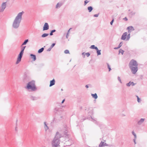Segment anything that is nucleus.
<instances>
[{"mask_svg":"<svg viewBox=\"0 0 147 147\" xmlns=\"http://www.w3.org/2000/svg\"><path fill=\"white\" fill-rule=\"evenodd\" d=\"M124 52V51L121 49H120L119 50V53H121L122 55H123Z\"/></svg>","mask_w":147,"mask_h":147,"instance_id":"bb28decb","label":"nucleus"},{"mask_svg":"<svg viewBox=\"0 0 147 147\" xmlns=\"http://www.w3.org/2000/svg\"><path fill=\"white\" fill-rule=\"evenodd\" d=\"M55 43H53L52 44V45H51L50 47L52 49L55 46Z\"/></svg>","mask_w":147,"mask_h":147,"instance_id":"58836bf2","label":"nucleus"},{"mask_svg":"<svg viewBox=\"0 0 147 147\" xmlns=\"http://www.w3.org/2000/svg\"><path fill=\"white\" fill-rule=\"evenodd\" d=\"M99 13H98V14H94V17H97L99 15Z\"/></svg>","mask_w":147,"mask_h":147,"instance_id":"79ce46f5","label":"nucleus"},{"mask_svg":"<svg viewBox=\"0 0 147 147\" xmlns=\"http://www.w3.org/2000/svg\"><path fill=\"white\" fill-rule=\"evenodd\" d=\"M82 55H84L85 56L84 53L83 52V53H82Z\"/></svg>","mask_w":147,"mask_h":147,"instance_id":"5fc2aeb1","label":"nucleus"},{"mask_svg":"<svg viewBox=\"0 0 147 147\" xmlns=\"http://www.w3.org/2000/svg\"><path fill=\"white\" fill-rule=\"evenodd\" d=\"M88 9L89 12H91L93 10V7L92 6H89L88 7Z\"/></svg>","mask_w":147,"mask_h":147,"instance_id":"6ab92c4d","label":"nucleus"},{"mask_svg":"<svg viewBox=\"0 0 147 147\" xmlns=\"http://www.w3.org/2000/svg\"><path fill=\"white\" fill-rule=\"evenodd\" d=\"M91 96H92L93 98H94L95 99H96L98 98V96L96 93H95L94 94H91Z\"/></svg>","mask_w":147,"mask_h":147,"instance_id":"a211bd4d","label":"nucleus"},{"mask_svg":"<svg viewBox=\"0 0 147 147\" xmlns=\"http://www.w3.org/2000/svg\"><path fill=\"white\" fill-rule=\"evenodd\" d=\"M61 90H63V89H61Z\"/></svg>","mask_w":147,"mask_h":147,"instance_id":"6e6d98bb","label":"nucleus"},{"mask_svg":"<svg viewBox=\"0 0 147 147\" xmlns=\"http://www.w3.org/2000/svg\"><path fill=\"white\" fill-rule=\"evenodd\" d=\"M99 147H101V142L99 144Z\"/></svg>","mask_w":147,"mask_h":147,"instance_id":"603ef678","label":"nucleus"},{"mask_svg":"<svg viewBox=\"0 0 147 147\" xmlns=\"http://www.w3.org/2000/svg\"><path fill=\"white\" fill-rule=\"evenodd\" d=\"M96 51H97V55H100L101 54V53H100V50H99L98 49V48H97V49H96Z\"/></svg>","mask_w":147,"mask_h":147,"instance_id":"b1692460","label":"nucleus"},{"mask_svg":"<svg viewBox=\"0 0 147 147\" xmlns=\"http://www.w3.org/2000/svg\"><path fill=\"white\" fill-rule=\"evenodd\" d=\"M15 130L16 131H17L18 130L17 129V126L16 127H15Z\"/></svg>","mask_w":147,"mask_h":147,"instance_id":"3c124183","label":"nucleus"},{"mask_svg":"<svg viewBox=\"0 0 147 147\" xmlns=\"http://www.w3.org/2000/svg\"><path fill=\"white\" fill-rule=\"evenodd\" d=\"M145 120V118H141L137 121V124L139 126L142 125L143 124Z\"/></svg>","mask_w":147,"mask_h":147,"instance_id":"6e6552de","label":"nucleus"},{"mask_svg":"<svg viewBox=\"0 0 147 147\" xmlns=\"http://www.w3.org/2000/svg\"><path fill=\"white\" fill-rule=\"evenodd\" d=\"M30 99L33 100H36L38 99V98L37 97L31 96H30Z\"/></svg>","mask_w":147,"mask_h":147,"instance_id":"2eb2a0df","label":"nucleus"},{"mask_svg":"<svg viewBox=\"0 0 147 147\" xmlns=\"http://www.w3.org/2000/svg\"><path fill=\"white\" fill-rule=\"evenodd\" d=\"M123 43L122 42H121L118 45V48H120L122 45Z\"/></svg>","mask_w":147,"mask_h":147,"instance_id":"e433bc0d","label":"nucleus"},{"mask_svg":"<svg viewBox=\"0 0 147 147\" xmlns=\"http://www.w3.org/2000/svg\"><path fill=\"white\" fill-rule=\"evenodd\" d=\"M136 139H137V138H134L133 139V141H134V144H136Z\"/></svg>","mask_w":147,"mask_h":147,"instance_id":"a19ab883","label":"nucleus"},{"mask_svg":"<svg viewBox=\"0 0 147 147\" xmlns=\"http://www.w3.org/2000/svg\"><path fill=\"white\" fill-rule=\"evenodd\" d=\"M60 110V109L57 107H56L55 109V111H59Z\"/></svg>","mask_w":147,"mask_h":147,"instance_id":"7c9ffc66","label":"nucleus"},{"mask_svg":"<svg viewBox=\"0 0 147 147\" xmlns=\"http://www.w3.org/2000/svg\"><path fill=\"white\" fill-rule=\"evenodd\" d=\"M55 79H53L52 80L50 81V84L49 85L50 87H51L55 85Z\"/></svg>","mask_w":147,"mask_h":147,"instance_id":"9b49d317","label":"nucleus"},{"mask_svg":"<svg viewBox=\"0 0 147 147\" xmlns=\"http://www.w3.org/2000/svg\"><path fill=\"white\" fill-rule=\"evenodd\" d=\"M138 63L137 61L133 59L131 60L130 61L129 64V67H131L134 66H138Z\"/></svg>","mask_w":147,"mask_h":147,"instance_id":"39448f33","label":"nucleus"},{"mask_svg":"<svg viewBox=\"0 0 147 147\" xmlns=\"http://www.w3.org/2000/svg\"><path fill=\"white\" fill-rule=\"evenodd\" d=\"M26 47V46L22 47L21 50L17 58V61L16 63V64H18L20 61L23 54L24 50Z\"/></svg>","mask_w":147,"mask_h":147,"instance_id":"20e7f679","label":"nucleus"},{"mask_svg":"<svg viewBox=\"0 0 147 147\" xmlns=\"http://www.w3.org/2000/svg\"><path fill=\"white\" fill-rule=\"evenodd\" d=\"M64 53H65V54H68V53H69V51L68 50H65V51H64Z\"/></svg>","mask_w":147,"mask_h":147,"instance_id":"72a5a7b5","label":"nucleus"},{"mask_svg":"<svg viewBox=\"0 0 147 147\" xmlns=\"http://www.w3.org/2000/svg\"><path fill=\"white\" fill-rule=\"evenodd\" d=\"M127 35V32L124 33L122 36L121 39L123 40H125L126 39Z\"/></svg>","mask_w":147,"mask_h":147,"instance_id":"9d476101","label":"nucleus"},{"mask_svg":"<svg viewBox=\"0 0 147 147\" xmlns=\"http://www.w3.org/2000/svg\"><path fill=\"white\" fill-rule=\"evenodd\" d=\"M44 50V48L43 47H42L39 49L38 51V53H40L42 52Z\"/></svg>","mask_w":147,"mask_h":147,"instance_id":"412c9836","label":"nucleus"},{"mask_svg":"<svg viewBox=\"0 0 147 147\" xmlns=\"http://www.w3.org/2000/svg\"><path fill=\"white\" fill-rule=\"evenodd\" d=\"M136 97H137V101L138 102H140L141 101V100L140 98H139L138 96H137Z\"/></svg>","mask_w":147,"mask_h":147,"instance_id":"c756f323","label":"nucleus"},{"mask_svg":"<svg viewBox=\"0 0 147 147\" xmlns=\"http://www.w3.org/2000/svg\"><path fill=\"white\" fill-rule=\"evenodd\" d=\"M132 134L134 136V137L135 138H137V136L135 134V133L134 132V131H132Z\"/></svg>","mask_w":147,"mask_h":147,"instance_id":"c85d7f7f","label":"nucleus"},{"mask_svg":"<svg viewBox=\"0 0 147 147\" xmlns=\"http://www.w3.org/2000/svg\"><path fill=\"white\" fill-rule=\"evenodd\" d=\"M62 117V116H61L56 115L55 117L54 118V120L55 121H56V120H59Z\"/></svg>","mask_w":147,"mask_h":147,"instance_id":"f8f14e48","label":"nucleus"},{"mask_svg":"<svg viewBox=\"0 0 147 147\" xmlns=\"http://www.w3.org/2000/svg\"><path fill=\"white\" fill-rule=\"evenodd\" d=\"M63 4V3L61 2L58 3L56 6V8L57 9L59 8Z\"/></svg>","mask_w":147,"mask_h":147,"instance_id":"ddd939ff","label":"nucleus"},{"mask_svg":"<svg viewBox=\"0 0 147 147\" xmlns=\"http://www.w3.org/2000/svg\"><path fill=\"white\" fill-rule=\"evenodd\" d=\"M117 79H118V81L119 82L121 83H122V82H121V80L120 77L119 76H118L117 77Z\"/></svg>","mask_w":147,"mask_h":147,"instance_id":"2f4dec72","label":"nucleus"},{"mask_svg":"<svg viewBox=\"0 0 147 147\" xmlns=\"http://www.w3.org/2000/svg\"><path fill=\"white\" fill-rule=\"evenodd\" d=\"M24 13L23 11L20 12L16 17L12 24V27L13 28L17 29L19 28L22 19V16Z\"/></svg>","mask_w":147,"mask_h":147,"instance_id":"f03ea898","label":"nucleus"},{"mask_svg":"<svg viewBox=\"0 0 147 147\" xmlns=\"http://www.w3.org/2000/svg\"><path fill=\"white\" fill-rule=\"evenodd\" d=\"M25 88L28 90L31 91H35L37 90L35 85V81L33 80L29 82Z\"/></svg>","mask_w":147,"mask_h":147,"instance_id":"7ed1b4c3","label":"nucleus"},{"mask_svg":"<svg viewBox=\"0 0 147 147\" xmlns=\"http://www.w3.org/2000/svg\"><path fill=\"white\" fill-rule=\"evenodd\" d=\"M89 2V1H87V0H86L84 1V5H85L86 4Z\"/></svg>","mask_w":147,"mask_h":147,"instance_id":"4c0bfd02","label":"nucleus"},{"mask_svg":"<svg viewBox=\"0 0 147 147\" xmlns=\"http://www.w3.org/2000/svg\"><path fill=\"white\" fill-rule=\"evenodd\" d=\"M126 115L124 114H122L121 115V116L122 117H125V116Z\"/></svg>","mask_w":147,"mask_h":147,"instance_id":"49530a36","label":"nucleus"},{"mask_svg":"<svg viewBox=\"0 0 147 147\" xmlns=\"http://www.w3.org/2000/svg\"><path fill=\"white\" fill-rule=\"evenodd\" d=\"M68 129L67 127H65L62 130L56 132L55 136L52 141V147H60L59 145L60 140V138L65 136L67 139L69 138V135L67 134Z\"/></svg>","mask_w":147,"mask_h":147,"instance_id":"f257e3e1","label":"nucleus"},{"mask_svg":"<svg viewBox=\"0 0 147 147\" xmlns=\"http://www.w3.org/2000/svg\"><path fill=\"white\" fill-rule=\"evenodd\" d=\"M119 48H118V47H115V48H114V49H119Z\"/></svg>","mask_w":147,"mask_h":147,"instance_id":"864d4df0","label":"nucleus"},{"mask_svg":"<svg viewBox=\"0 0 147 147\" xmlns=\"http://www.w3.org/2000/svg\"><path fill=\"white\" fill-rule=\"evenodd\" d=\"M44 127L45 129V130L47 131L49 129V128L47 126V123L46 122H44Z\"/></svg>","mask_w":147,"mask_h":147,"instance_id":"dca6fc26","label":"nucleus"},{"mask_svg":"<svg viewBox=\"0 0 147 147\" xmlns=\"http://www.w3.org/2000/svg\"><path fill=\"white\" fill-rule=\"evenodd\" d=\"M130 38V34H129L127 36V40H129Z\"/></svg>","mask_w":147,"mask_h":147,"instance_id":"c9c22d12","label":"nucleus"},{"mask_svg":"<svg viewBox=\"0 0 147 147\" xmlns=\"http://www.w3.org/2000/svg\"><path fill=\"white\" fill-rule=\"evenodd\" d=\"M127 29L128 30V32H129L130 30H131L132 31H133L134 30V29L133 27L132 26H130L127 27Z\"/></svg>","mask_w":147,"mask_h":147,"instance_id":"f3484780","label":"nucleus"},{"mask_svg":"<svg viewBox=\"0 0 147 147\" xmlns=\"http://www.w3.org/2000/svg\"><path fill=\"white\" fill-rule=\"evenodd\" d=\"M131 84L132 86H134L135 85V84L133 82H131Z\"/></svg>","mask_w":147,"mask_h":147,"instance_id":"c03bdc74","label":"nucleus"},{"mask_svg":"<svg viewBox=\"0 0 147 147\" xmlns=\"http://www.w3.org/2000/svg\"><path fill=\"white\" fill-rule=\"evenodd\" d=\"M72 29L71 28H70L69 30L68 31V32H67V34H66V38H68V37L69 36V31L71 29Z\"/></svg>","mask_w":147,"mask_h":147,"instance_id":"393cba45","label":"nucleus"},{"mask_svg":"<svg viewBox=\"0 0 147 147\" xmlns=\"http://www.w3.org/2000/svg\"><path fill=\"white\" fill-rule=\"evenodd\" d=\"M123 19L125 20L126 21H127V18L126 17H125Z\"/></svg>","mask_w":147,"mask_h":147,"instance_id":"09e8293b","label":"nucleus"},{"mask_svg":"<svg viewBox=\"0 0 147 147\" xmlns=\"http://www.w3.org/2000/svg\"><path fill=\"white\" fill-rule=\"evenodd\" d=\"M65 101V99H64L61 102V103H63V102H64Z\"/></svg>","mask_w":147,"mask_h":147,"instance_id":"de8ad7c7","label":"nucleus"},{"mask_svg":"<svg viewBox=\"0 0 147 147\" xmlns=\"http://www.w3.org/2000/svg\"><path fill=\"white\" fill-rule=\"evenodd\" d=\"M52 48H51L50 47L47 50V51H50L51 50Z\"/></svg>","mask_w":147,"mask_h":147,"instance_id":"37998d69","label":"nucleus"},{"mask_svg":"<svg viewBox=\"0 0 147 147\" xmlns=\"http://www.w3.org/2000/svg\"><path fill=\"white\" fill-rule=\"evenodd\" d=\"M131 85V82H129L128 83L126 84V86L127 87H129Z\"/></svg>","mask_w":147,"mask_h":147,"instance_id":"cd10ccee","label":"nucleus"},{"mask_svg":"<svg viewBox=\"0 0 147 147\" xmlns=\"http://www.w3.org/2000/svg\"><path fill=\"white\" fill-rule=\"evenodd\" d=\"M28 39H26L25 40L24 42L22 44V45H26L27 43L28 42Z\"/></svg>","mask_w":147,"mask_h":147,"instance_id":"5701e85b","label":"nucleus"},{"mask_svg":"<svg viewBox=\"0 0 147 147\" xmlns=\"http://www.w3.org/2000/svg\"><path fill=\"white\" fill-rule=\"evenodd\" d=\"M56 31V30H52L50 33V36H52L53 35V33L55 32Z\"/></svg>","mask_w":147,"mask_h":147,"instance_id":"a878e982","label":"nucleus"},{"mask_svg":"<svg viewBox=\"0 0 147 147\" xmlns=\"http://www.w3.org/2000/svg\"><path fill=\"white\" fill-rule=\"evenodd\" d=\"M6 7V2L3 3L0 7V12H3Z\"/></svg>","mask_w":147,"mask_h":147,"instance_id":"0eeeda50","label":"nucleus"},{"mask_svg":"<svg viewBox=\"0 0 147 147\" xmlns=\"http://www.w3.org/2000/svg\"><path fill=\"white\" fill-rule=\"evenodd\" d=\"M114 21V19H113L110 22V24L111 25H112Z\"/></svg>","mask_w":147,"mask_h":147,"instance_id":"a18cd8bd","label":"nucleus"},{"mask_svg":"<svg viewBox=\"0 0 147 147\" xmlns=\"http://www.w3.org/2000/svg\"><path fill=\"white\" fill-rule=\"evenodd\" d=\"M30 56L32 59L33 61H35L36 59V56L35 55L33 54H31Z\"/></svg>","mask_w":147,"mask_h":147,"instance_id":"4468645a","label":"nucleus"},{"mask_svg":"<svg viewBox=\"0 0 147 147\" xmlns=\"http://www.w3.org/2000/svg\"><path fill=\"white\" fill-rule=\"evenodd\" d=\"M90 49H95L96 50L97 49V48H98L97 47H95L94 45H92L90 47Z\"/></svg>","mask_w":147,"mask_h":147,"instance_id":"aec40b11","label":"nucleus"},{"mask_svg":"<svg viewBox=\"0 0 147 147\" xmlns=\"http://www.w3.org/2000/svg\"><path fill=\"white\" fill-rule=\"evenodd\" d=\"M131 71L133 74H136L138 70V66H134L129 67Z\"/></svg>","mask_w":147,"mask_h":147,"instance_id":"423d86ee","label":"nucleus"},{"mask_svg":"<svg viewBox=\"0 0 147 147\" xmlns=\"http://www.w3.org/2000/svg\"><path fill=\"white\" fill-rule=\"evenodd\" d=\"M85 54L87 57H88L90 55V54L89 53H86Z\"/></svg>","mask_w":147,"mask_h":147,"instance_id":"ea45409f","label":"nucleus"},{"mask_svg":"<svg viewBox=\"0 0 147 147\" xmlns=\"http://www.w3.org/2000/svg\"><path fill=\"white\" fill-rule=\"evenodd\" d=\"M107 65L108 68L109 69V71H110L111 70V69L109 65V64L108 63H107Z\"/></svg>","mask_w":147,"mask_h":147,"instance_id":"f704fd0d","label":"nucleus"},{"mask_svg":"<svg viewBox=\"0 0 147 147\" xmlns=\"http://www.w3.org/2000/svg\"><path fill=\"white\" fill-rule=\"evenodd\" d=\"M85 87L86 88H88V85H86Z\"/></svg>","mask_w":147,"mask_h":147,"instance_id":"8fccbe9b","label":"nucleus"},{"mask_svg":"<svg viewBox=\"0 0 147 147\" xmlns=\"http://www.w3.org/2000/svg\"><path fill=\"white\" fill-rule=\"evenodd\" d=\"M49 29V26L47 23H45L43 27V30H47Z\"/></svg>","mask_w":147,"mask_h":147,"instance_id":"1a4fd4ad","label":"nucleus"},{"mask_svg":"<svg viewBox=\"0 0 147 147\" xmlns=\"http://www.w3.org/2000/svg\"><path fill=\"white\" fill-rule=\"evenodd\" d=\"M91 118L92 120V121L95 123H96V122H97L96 121V119H94L92 118V117H91Z\"/></svg>","mask_w":147,"mask_h":147,"instance_id":"473e14b6","label":"nucleus"},{"mask_svg":"<svg viewBox=\"0 0 147 147\" xmlns=\"http://www.w3.org/2000/svg\"><path fill=\"white\" fill-rule=\"evenodd\" d=\"M49 35V34L44 33L42 35L41 37L42 38H44V37H46L47 36H48Z\"/></svg>","mask_w":147,"mask_h":147,"instance_id":"4be33fe9","label":"nucleus"}]
</instances>
